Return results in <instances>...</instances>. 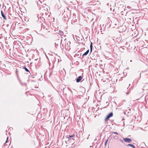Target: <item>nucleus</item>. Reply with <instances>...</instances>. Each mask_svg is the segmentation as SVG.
Listing matches in <instances>:
<instances>
[{
    "instance_id": "f257e3e1",
    "label": "nucleus",
    "mask_w": 148,
    "mask_h": 148,
    "mask_svg": "<svg viewBox=\"0 0 148 148\" xmlns=\"http://www.w3.org/2000/svg\"><path fill=\"white\" fill-rule=\"evenodd\" d=\"M71 42L70 41H66L65 42V46L64 47L66 49L69 50L70 48V45Z\"/></svg>"
},
{
    "instance_id": "f03ea898",
    "label": "nucleus",
    "mask_w": 148,
    "mask_h": 148,
    "mask_svg": "<svg viewBox=\"0 0 148 148\" xmlns=\"http://www.w3.org/2000/svg\"><path fill=\"white\" fill-rule=\"evenodd\" d=\"M113 115V113L112 112H110L107 116V117L105 119V121H106L108 119L110 118V117L112 116Z\"/></svg>"
},
{
    "instance_id": "7ed1b4c3",
    "label": "nucleus",
    "mask_w": 148,
    "mask_h": 148,
    "mask_svg": "<svg viewBox=\"0 0 148 148\" xmlns=\"http://www.w3.org/2000/svg\"><path fill=\"white\" fill-rule=\"evenodd\" d=\"M123 140L126 143H130L132 141V139L131 138H124L123 139Z\"/></svg>"
},
{
    "instance_id": "20e7f679",
    "label": "nucleus",
    "mask_w": 148,
    "mask_h": 148,
    "mask_svg": "<svg viewBox=\"0 0 148 148\" xmlns=\"http://www.w3.org/2000/svg\"><path fill=\"white\" fill-rule=\"evenodd\" d=\"M83 77L82 76H79L76 79V81L77 82H79L82 79Z\"/></svg>"
},
{
    "instance_id": "39448f33",
    "label": "nucleus",
    "mask_w": 148,
    "mask_h": 148,
    "mask_svg": "<svg viewBox=\"0 0 148 148\" xmlns=\"http://www.w3.org/2000/svg\"><path fill=\"white\" fill-rule=\"evenodd\" d=\"M1 16L3 17L4 19L5 20H7V19L6 17V16L3 13L2 10H1Z\"/></svg>"
},
{
    "instance_id": "423d86ee",
    "label": "nucleus",
    "mask_w": 148,
    "mask_h": 148,
    "mask_svg": "<svg viewBox=\"0 0 148 148\" xmlns=\"http://www.w3.org/2000/svg\"><path fill=\"white\" fill-rule=\"evenodd\" d=\"M143 90H148V84H145L143 87Z\"/></svg>"
},
{
    "instance_id": "0eeeda50",
    "label": "nucleus",
    "mask_w": 148,
    "mask_h": 148,
    "mask_svg": "<svg viewBox=\"0 0 148 148\" xmlns=\"http://www.w3.org/2000/svg\"><path fill=\"white\" fill-rule=\"evenodd\" d=\"M75 136V135L73 134L71 136H66V138L68 139V140H69L71 139V138Z\"/></svg>"
},
{
    "instance_id": "6e6552de",
    "label": "nucleus",
    "mask_w": 148,
    "mask_h": 148,
    "mask_svg": "<svg viewBox=\"0 0 148 148\" xmlns=\"http://www.w3.org/2000/svg\"><path fill=\"white\" fill-rule=\"evenodd\" d=\"M89 49L88 50L84 53L82 56V57H83L84 56H86L89 53Z\"/></svg>"
},
{
    "instance_id": "1a4fd4ad",
    "label": "nucleus",
    "mask_w": 148,
    "mask_h": 148,
    "mask_svg": "<svg viewBox=\"0 0 148 148\" xmlns=\"http://www.w3.org/2000/svg\"><path fill=\"white\" fill-rule=\"evenodd\" d=\"M127 146H130L133 148H135V146L134 145H133L132 144H128L127 145Z\"/></svg>"
},
{
    "instance_id": "9d476101",
    "label": "nucleus",
    "mask_w": 148,
    "mask_h": 148,
    "mask_svg": "<svg viewBox=\"0 0 148 148\" xmlns=\"http://www.w3.org/2000/svg\"><path fill=\"white\" fill-rule=\"evenodd\" d=\"M90 53L92 52V42H91V43L90 45Z\"/></svg>"
},
{
    "instance_id": "9b49d317",
    "label": "nucleus",
    "mask_w": 148,
    "mask_h": 148,
    "mask_svg": "<svg viewBox=\"0 0 148 148\" xmlns=\"http://www.w3.org/2000/svg\"><path fill=\"white\" fill-rule=\"evenodd\" d=\"M23 69H24L25 71L27 72H29V70L26 67H23Z\"/></svg>"
},
{
    "instance_id": "f8f14e48",
    "label": "nucleus",
    "mask_w": 148,
    "mask_h": 148,
    "mask_svg": "<svg viewBox=\"0 0 148 148\" xmlns=\"http://www.w3.org/2000/svg\"><path fill=\"white\" fill-rule=\"evenodd\" d=\"M112 133L114 134H116L117 135H118V133L117 132H113Z\"/></svg>"
},
{
    "instance_id": "ddd939ff",
    "label": "nucleus",
    "mask_w": 148,
    "mask_h": 148,
    "mask_svg": "<svg viewBox=\"0 0 148 148\" xmlns=\"http://www.w3.org/2000/svg\"><path fill=\"white\" fill-rule=\"evenodd\" d=\"M108 141V139H107V140H106V142H105V143H104V144H105V145H106V144H107V142Z\"/></svg>"
},
{
    "instance_id": "4468645a",
    "label": "nucleus",
    "mask_w": 148,
    "mask_h": 148,
    "mask_svg": "<svg viewBox=\"0 0 148 148\" xmlns=\"http://www.w3.org/2000/svg\"><path fill=\"white\" fill-rule=\"evenodd\" d=\"M120 141L122 142V143H123V140H121V139H120Z\"/></svg>"
},
{
    "instance_id": "2eb2a0df",
    "label": "nucleus",
    "mask_w": 148,
    "mask_h": 148,
    "mask_svg": "<svg viewBox=\"0 0 148 148\" xmlns=\"http://www.w3.org/2000/svg\"><path fill=\"white\" fill-rule=\"evenodd\" d=\"M117 138H118V136H115L114 138L115 139H117Z\"/></svg>"
},
{
    "instance_id": "dca6fc26",
    "label": "nucleus",
    "mask_w": 148,
    "mask_h": 148,
    "mask_svg": "<svg viewBox=\"0 0 148 148\" xmlns=\"http://www.w3.org/2000/svg\"><path fill=\"white\" fill-rule=\"evenodd\" d=\"M8 137L7 138V140L6 141L5 143H7L8 142Z\"/></svg>"
},
{
    "instance_id": "f3484780",
    "label": "nucleus",
    "mask_w": 148,
    "mask_h": 148,
    "mask_svg": "<svg viewBox=\"0 0 148 148\" xmlns=\"http://www.w3.org/2000/svg\"><path fill=\"white\" fill-rule=\"evenodd\" d=\"M128 94H129V92H127V93H126V94H127V95H128Z\"/></svg>"
},
{
    "instance_id": "a211bd4d",
    "label": "nucleus",
    "mask_w": 148,
    "mask_h": 148,
    "mask_svg": "<svg viewBox=\"0 0 148 148\" xmlns=\"http://www.w3.org/2000/svg\"><path fill=\"white\" fill-rule=\"evenodd\" d=\"M127 7L128 8H130V6H128Z\"/></svg>"
},
{
    "instance_id": "6ab92c4d",
    "label": "nucleus",
    "mask_w": 148,
    "mask_h": 148,
    "mask_svg": "<svg viewBox=\"0 0 148 148\" xmlns=\"http://www.w3.org/2000/svg\"><path fill=\"white\" fill-rule=\"evenodd\" d=\"M70 91H71V92H72V91H71V89H70Z\"/></svg>"
}]
</instances>
